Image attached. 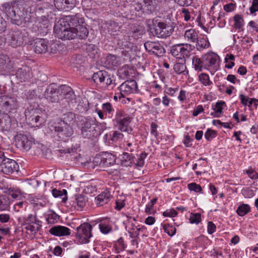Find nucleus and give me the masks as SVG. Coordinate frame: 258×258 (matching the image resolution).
<instances>
[{
    "mask_svg": "<svg viewBox=\"0 0 258 258\" xmlns=\"http://www.w3.org/2000/svg\"><path fill=\"white\" fill-rule=\"evenodd\" d=\"M30 0H13L3 3L1 11L13 25L24 27L32 22Z\"/></svg>",
    "mask_w": 258,
    "mask_h": 258,
    "instance_id": "1",
    "label": "nucleus"
},
{
    "mask_svg": "<svg viewBox=\"0 0 258 258\" xmlns=\"http://www.w3.org/2000/svg\"><path fill=\"white\" fill-rule=\"evenodd\" d=\"M83 23H85V19L80 13L65 16L53 27L55 36L58 38H71L74 34L71 30Z\"/></svg>",
    "mask_w": 258,
    "mask_h": 258,
    "instance_id": "2",
    "label": "nucleus"
},
{
    "mask_svg": "<svg viewBox=\"0 0 258 258\" xmlns=\"http://www.w3.org/2000/svg\"><path fill=\"white\" fill-rule=\"evenodd\" d=\"M25 119L32 127H38L45 122L46 115L38 104L30 105L25 111Z\"/></svg>",
    "mask_w": 258,
    "mask_h": 258,
    "instance_id": "3",
    "label": "nucleus"
},
{
    "mask_svg": "<svg viewBox=\"0 0 258 258\" xmlns=\"http://www.w3.org/2000/svg\"><path fill=\"white\" fill-rule=\"evenodd\" d=\"M95 119L90 117L80 116L78 118V127L80 130V134L83 138L93 139L98 135L96 129Z\"/></svg>",
    "mask_w": 258,
    "mask_h": 258,
    "instance_id": "4",
    "label": "nucleus"
},
{
    "mask_svg": "<svg viewBox=\"0 0 258 258\" xmlns=\"http://www.w3.org/2000/svg\"><path fill=\"white\" fill-rule=\"evenodd\" d=\"M28 32L26 29L12 28L8 30L6 40L9 46L16 48L22 46L28 40Z\"/></svg>",
    "mask_w": 258,
    "mask_h": 258,
    "instance_id": "5",
    "label": "nucleus"
},
{
    "mask_svg": "<svg viewBox=\"0 0 258 258\" xmlns=\"http://www.w3.org/2000/svg\"><path fill=\"white\" fill-rule=\"evenodd\" d=\"M132 120V117L123 110L117 109L114 118L112 119L114 127L121 132H127L131 134L133 131L130 124Z\"/></svg>",
    "mask_w": 258,
    "mask_h": 258,
    "instance_id": "6",
    "label": "nucleus"
},
{
    "mask_svg": "<svg viewBox=\"0 0 258 258\" xmlns=\"http://www.w3.org/2000/svg\"><path fill=\"white\" fill-rule=\"evenodd\" d=\"M153 25L149 26L150 32L159 38H166L170 36L173 31L169 22L159 21L157 18L153 20Z\"/></svg>",
    "mask_w": 258,
    "mask_h": 258,
    "instance_id": "7",
    "label": "nucleus"
},
{
    "mask_svg": "<svg viewBox=\"0 0 258 258\" xmlns=\"http://www.w3.org/2000/svg\"><path fill=\"white\" fill-rule=\"evenodd\" d=\"M93 226L88 222L82 223L77 228L76 238L80 244H87L93 237Z\"/></svg>",
    "mask_w": 258,
    "mask_h": 258,
    "instance_id": "8",
    "label": "nucleus"
},
{
    "mask_svg": "<svg viewBox=\"0 0 258 258\" xmlns=\"http://www.w3.org/2000/svg\"><path fill=\"white\" fill-rule=\"evenodd\" d=\"M194 48V46L189 44H177L171 46L170 53L173 57L183 60L190 56Z\"/></svg>",
    "mask_w": 258,
    "mask_h": 258,
    "instance_id": "9",
    "label": "nucleus"
},
{
    "mask_svg": "<svg viewBox=\"0 0 258 258\" xmlns=\"http://www.w3.org/2000/svg\"><path fill=\"white\" fill-rule=\"evenodd\" d=\"M60 104L64 108L74 107L77 102V97L73 89L66 85H63Z\"/></svg>",
    "mask_w": 258,
    "mask_h": 258,
    "instance_id": "10",
    "label": "nucleus"
},
{
    "mask_svg": "<svg viewBox=\"0 0 258 258\" xmlns=\"http://www.w3.org/2000/svg\"><path fill=\"white\" fill-rule=\"evenodd\" d=\"M23 222L26 230L34 233L38 232L42 227V222L38 219L36 214H29L24 217Z\"/></svg>",
    "mask_w": 258,
    "mask_h": 258,
    "instance_id": "11",
    "label": "nucleus"
},
{
    "mask_svg": "<svg viewBox=\"0 0 258 258\" xmlns=\"http://www.w3.org/2000/svg\"><path fill=\"white\" fill-rule=\"evenodd\" d=\"M18 105L17 97L14 95H2L0 96V112L10 113L15 109Z\"/></svg>",
    "mask_w": 258,
    "mask_h": 258,
    "instance_id": "12",
    "label": "nucleus"
},
{
    "mask_svg": "<svg viewBox=\"0 0 258 258\" xmlns=\"http://www.w3.org/2000/svg\"><path fill=\"white\" fill-rule=\"evenodd\" d=\"M119 93H116L118 95V98H124L126 96L131 93H136L139 92L138 84L135 80H127L122 83L118 88Z\"/></svg>",
    "mask_w": 258,
    "mask_h": 258,
    "instance_id": "13",
    "label": "nucleus"
},
{
    "mask_svg": "<svg viewBox=\"0 0 258 258\" xmlns=\"http://www.w3.org/2000/svg\"><path fill=\"white\" fill-rule=\"evenodd\" d=\"M92 79L97 85L102 84L107 87L114 84L115 82L113 76L109 74L104 70L94 73L92 77Z\"/></svg>",
    "mask_w": 258,
    "mask_h": 258,
    "instance_id": "14",
    "label": "nucleus"
},
{
    "mask_svg": "<svg viewBox=\"0 0 258 258\" xmlns=\"http://www.w3.org/2000/svg\"><path fill=\"white\" fill-rule=\"evenodd\" d=\"M62 89L63 85L57 87L55 84H50L44 93L45 98L52 103L58 102L61 96Z\"/></svg>",
    "mask_w": 258,
    "mask_h": 258,
    "instance_id": "15",
    "label": "nucleus"
},
{
    "mask_svg": "<svg viewBox=\"0 0 258 258\" xmlns=\"http://www.w3.org/2000/svg\"><path fill=\"white\" fill-rule=\"evenodd\" d=\"M53 130L58 137L64 141L74 133L72 125L66 124L64 122H58L56 123L53 126Z\"/></svg>",
    "mask_w": 258,
    "mask_h": 258,
    "instance_id": "16",
    "label": "nucleus"
},
{
    "mask_svg": "<svg viewBox=\"0 0 258 258\" xmlns=\"http://www.w3.org/2000/svg\"><path fill=\"white\" fill-rule=\"evenodd\" d=\"M205 70L212 69L214 72L219 68V56L215 53L208 52L202 55Z\"/></svg>",
    "mask_w": 258,
    "mask_h": 258,
    "instance_id": "17",
    "label": "nucleus"
},
{
    "mask_svg": "<svg viewBox=\"0 0 258 258\" xmlns=\"http://www.w3.org/2000/svg\"><path fill=\"white\" fill-rule=\"evenodd\" d=\"M19 170V165L16 161L9 158H4L0 162V172L6 175H11L17 172Z\"/></svg>",
    "mask_w": 258,
    "mask_h": 258,
    "instance_id": "18",
    "label": "nucleus"
},
{
    "mask_svg": "<svg viewBox=\"0 0 258 258\" xmlns=\"http://www.w3.org/2000/svg\"><path fill=\"white\" fill-rule=\"evenodd\" d=\"M14 62L7 55L0 54V72L3 75H9L14 72Z\"/></svg>",
    "mask_w": 258,
    "mask_h": 258,
    "instance_id": "19",
    "label": "nucleus"
},
{
    "mask_svg": "<svg viewBox=\"0 0 258 258\" xmlns=\"http://www.w3.org/2000/svg\"><path fill=\"white\" fill-rule=\"evenodd\" d=\"M95 112L97 113L100 119L104 120L107 118H112L115 112V109L111 103L105 102L102 104L101 109L96 108Z\"/></svg>",
    "mask_w": 258,
    "mask_h": 258,
    "instance_id": "20",
    "label": "nucleus"
},
{
    "mask_svg": "<svg viewBox=\"0 0 258 258\" xmlns=\"http://www.w3.org/2000/svg\"><path fill=\"white\" fill-rule=\"evenodd\" d=\"M93 162L101 167H108L115 163V157L112 154L106 152L102 155L96 157Z\"/></svg>",
    "mask_w": 258,
    "mask_h": 258,
    "instance_id": "21",
    "label": "nucleus"
},
{
    "mask_svg": "<svg viewBox=\"0 0 258 258\" xmlns=\"http://www.w3.org/2000/svg\"><path fill=\"white\" fill-rule=\"evenodd\" d=\"M146 50L155 55L160 57L165 53L164 47L158 42L147 41L144 43Z\"/></svg>",
    "mask_w": 258,
    "mask_h": 258,
    "instance_id": "22",
    "label": "nucleus"
},
{
    "mask_svg": "<svg viewBox=\"0 0 258 258\" xmlns=\"http://www.w3.org/2000/svg\"><path fill=\"white\" fill-rule=\"evenodd\" d=\"M71 31L72 32H73V33H74V36L71 37L72 38H64L60 39L62 40H72L75 39V38L79 39H85L87 38L89 34V30L86 27L85 23L81 24Z\"/></svg>",
    "mask_w": 258,
    "mask_h": 258,
    "instance_id": "23",
    "label": "nucleus"
},
{
    "mask_svg": "<svg viewBox=\"0 0 258 258\" xmlns=\"http://www.w3.org/2000/svg\"><path fill=\"white\" fill-rule=\"evenodd\" d=\"M33 49L37 54H43L48 50V41L46 39L36 38L34 40Z\"/></svg>",
    "mask_w": 258,
    "mask_h": 258,
    "instance_id": "24",
    "label": "nucleus"
},
{
    "mask_svg": "<svg viewBox=\"0 0 258 258\" xmlns=\"http://www.w3.org/2000/svg\"><path fill=\"white\" fill-rule=\"evenodd\" d=\"M55 7L59 11H70L76 5V0H54Z\"/></svg>",
    "mask_w": 258,
    "mask_h": 258,
    "instance_id": "25",
    "label": "nucleus"
},
{
    "mask_svg": "<svg viewBox=\"0 0 258 258\" xmlns=\"http://www.w3.org/2000/svg\"><path fill=\"white\" fill-rule=\"evenodd\" d=\"M13 125L8 113L0 112V132L9 131Z\"/></svg>",
    "mask_w": 258,
    "mask_h": 258,
    "instance_id": "26",
    "label": "nucleus"
},
{
    "mask_svg": "<svg viewBox=\"0 0 258 258\" xmlns=\"http://www.w3.org/2000/svg\"><path fill=\"white\" fill-rule=\"evenodd\" d=\"M144 33L145 30L143 28L135 24L130 25L127 30V34L129 37H132L135 40L141 38Z\"/></svg>",
    "mask_w": 258,
    "mask_h": 258,
    "instance_id": "27",
    "label": "nucleus"
},
{
    "mask_svg": "<svg viewBox=\"0 0 258 258\" xmlns=\"http://www.w3.org/2000/svg\"><path fill=\"white\" fill-rule=\"evenodd\" d=\"M31 69L25 66L19 68L16 72L15 75L20 82H25L31 78Z\"/></svg>",
    "mask_w": 258,
    "mask_h": 258,
    "instance_id": "28",
    "label": "nucleus"
},
{
    "mask_svg": "<svg viewBox=\"0 0 258 258\" xmlns=\"http://www.w3.org/2000/svg\"><path fill=\"white\" fill-rule=\"evenodd\" d=\"M49 231L51 234L55 236H67L71 233V230L69 228L60 225L51 227Z\"/></svg>",
    "mask_w": 258,
    "mask_h": 258,
    "instance_id": "29",
    "label": "nucleus"
},
{
    "mask_svg": "<svg viewBox=\"0 0 258 258\" xmlns=\"http://www.w3.org/2000/svg\"><path fill=\"white\" fill-rule=\"evenodd\" d=\"M111 198L110 191L105 190L95 198V203L98 206H102L107 204Z\"/></svg>",
    "mask_w": 258,
    "mask_h": 258,
    "instance_id": "30",
    "label": "nucleus"
},
{
    "mask_svg": "<svg viewBox=\"0 0 258 258\" xmlns=\"http://www.w3.org/2000/svg\"><path fill=\"white\" fill-rule=\"evenodd\" d=\"M117 46L121 49L130 50L133 47V43L131 41V38L128 35L127 36H121L117 39Z\"/></svg>",
    "mask_w": 258,
    "mask_h": 258,
    "instance_id": "31",
    "label": "nucleus"
},
{
    "mask_svg": "<svg viewBox=\"0 0 258 258\" xmlns=\"http://www.w3.org/2000/svg\"><path fill=\"white\" fill-rule=\"evenodd\" d=\"M119 158L121 164L125 167L131 166L135 163L136 159L133 154L127 152H123L120 155Z\"/></svg>",
    "mask_w": 258,
    "mask_h": 258,
    "instance_id": "32",
    "label": "nucleus"
},
{
    "mask_svg": "<svg viewBox=\"0 0 258 258\" xmlns=\"http://www.w3.org/2000/svg\"><path fill=\"white\" fill-rule=\"evenodd\" d=\"M104 28L107 30L110 35H115L119 31L120 26L119 23L114 21L110 20L104 24Z\"/></svg>",
    "mask_w": 258,
    "mask_h": 258,
    "instance_id": "33",
    "label": "nucleus"
},
{
    "mask_svg": "<svg viewBox=\"0 0 258 258\" xmlns=\"http://www.w3.org/2000/svg\"><path fill=\"white\" fill-rule=\"evenodd\" d=\"M75 121V113L73 112H67L61 115L59 122H64L66 124L72 125Z\"/></svg>",
    "mask_w": 258,
    "mask_h": 258,
    "instance_id": "34",
    "label": "nucleus"
},
{
    "mask_svg": "<svg viewBox=\"0 0 258 258\" xmlns=\"http://www.w3.org/2000/svg\"><path fill=\"white\" fill-rule=\"evenodd\" d=\"M17 143L18 146L26 151L29 150L32 145V142L26 135H20Z\"/></svg>",
    "mask_w": 258,
    "mask_h": 258,
    "instance_id": "35",
    "label": "nucleus"
},
{
    "mask_svg": "<svg viewBox=\"0 0 258 258\" xmlns=\"http://www.w3.org/2000/svg\"><path fill=\"white\" fill-rule=\"evenodd\" d=\"M99 229L103 234H107L112 231V227L109 219L100 221Z\"/></svg>",
    "mask_w": 258,
    "mask_h": 258,
    "instance_id": "36",
    "label": "nucleus"
},
{
    "mask_svg": "<svg viewBox=\"0 0 258 258\" xmlns=\"http://www.w3.org/2000/svg\"><path fill=\"white\" fill-rule=\"evenodd\" d=\"M196 42V48L198 50L200 51L209 48L210 46V43L207 36L200 38H198Z\"/></svg>",
    "mask_w": 258,
    "mask_h": 258,
    "instance_id": "37",
    "label": "nucleus"
},
{
    "mask_svg": "<svg viewBox=\"0 0 258 258\" xmlns=\"http://www.w3.org/2000/svg\"><path fill=\"white\" fill-rule=\"evenodd\" d=\"M158 3H159L154 0H144L143 11L142 12L146 11L147 13L153 12L156 10Z\"/></svg>",
    "mask_w": 258,
    "mask_h": 258,
    "instance_id": "38",
    "label": "nucleus"
},
{
    "mask_svg": "<svg viewBox=\"0 0 258 258\" xmlns=\"http://www.w3.org/2000/svg\"><path fill=\"white\" fill-rule=\"evenodd\" d=\"M192 64L195 70L197 72H201L203 70H205L202 56L201 58L198 56H194L192 59Z\"/></svg>",
    "mask_w": 258,
    "mask_h": 258,
    "instance_id": "39",
    "label": "nucleus"
},
{
    "mask_svg": "<svg viewBox=\"0 0 258 258\" xmlns=\"http://www.w3.org/2000/svg\"><path fill=\"white\" fill-rule=\"evenodd\" d=\"M198 80L201 84L204 86L209 87L211 88V87L213 84L212 81H211L210 77L208 74L205 73H201L198 75Z\"/></svg>",
    "mask_w": 258,
    "mask_h": 258,
    "instance_id": "40",
    "label": "nucleus"
},
{
    "mask_svg": "<svg viewBox=\"0 0 258 258\" xmlns=\"http://www.w3.org/2000/svg\"><path fill=\"white\" fill-rule=\"evenodd\" d=\"M86 52L90 58H96L99 57V49L95 44H90L87 46Z\"/></svg>",
    "mask_w": 258,
    "mask_h": 258,
    "instance_id": "41",
    "label": "nucleus"
},
{
    "mask_svg": "<svg viewBox=\"0 0 258 258\" xmlns=\"http://www.w3.org/2000/svg\"><path fill=\"white\" fill-rule=\"evenodd\" d=\"M181 61V62H176L174 65L173 69L177 74H183L184 75H186L188 74V71L186 69L185 59H183Z\"/></svg>",
    "mask_w": 258,
    "mask_h": 258,
    "instance_id": "42",
    "label": "nucleus"
},
{
    "mask_svg": "<svg viewBox=\"0 0 258 258\" xmlns=\"http://www.w3.org/2000/svg\"><path fill=\"white\" fill-rule=\"evenodd\" d=\"M225 104V102L220 101L216 103L214 106H213V112L211 113V115L214 117H219L222 113V105Z\"/></svg>",
    "mask_w": 258,
    "mask_h": 258,
    "instance_id": "43",
    "label": "nucleus"
},
{
    "mask_svg": "<svg viewBox=\"0 0 258 258\" xmlns=\"http://www.w3.org/2000/svg\"><path fill=\"white\" fill-rule=\"evenodd\" d=\"M117 56L114 54H109L106 57L105 64L108 68L116 67L119 65L117 60Z\"/></svg>",
    "mask_w": 258,
    "mask_h": 258,
    "instance_id": "44",
    "label": "nucleus"
},
{
    "mask_svg": "<svg viewBox=\"0 0 258 258\" xmlns=\"http://www.w3.org/2000/svg\"><path fill=\"white\" fill-rule=\"evenodd\" d=\"M184 37L188 41L191 42H196L198 38V32L194 29L187 30L185 32Z\"/></svg>",
    "mask_w": 258,
    "mask_h": 258,
    "instance_id": "45",
    "label": "nucleus"
},
{
    "mask_svg": "<svg viewBox=\"0 0 258 258\" xmlns=\"http://www.w3.org/2000/svg\"><path fill=\"white\" fill-rule=\"evenodd\" d=\"M250 206L246 204H242L239 205L236 212L239 216L243 217L250 211Z\"/></svg>",
    "mask_w": 258,
    "mask_h": 258,
    "instance_id": "46",
    "label": "nucleus"
},
{
    "mask_svg": "<svg viewBox=\"0 0 258 258\" xmlns=\"http://www.w3.org/2000/svg\"><path fill=\"white\" fill-rule=\"evenodd\" d=\"M234 22L233 26L235 29L240 30L242 28L244 25V21L242 16L239 14H236L233 17Z\"/></svg>",
    "mask_w": 258,
    "mask_h": 258,
    "instance_id": "47",
    "label": "nucleus"
},
{
    "mask_svg": "<svg viewBox=\"0 0 258 258\" xmlns=\"http://www.w3.org/2000/svg\"><path fill=\"white\" fill-rule=\"evenodd\" d=\"M52 194L54 198H61L62 202L63 203H65L68 199L67 196V191L65 189L60 190L54 188L52 190Z\"/></svg>",
    "mask_w": 258,
    "mask_h": 258,
    "instance_id": "48",
    "label": "nucleus"
},
{
    "mask_svg": "<svg viewBox=\"0 0 258 258\" xmlns=\"http://www.w3.org/2000/svg\"><path fill=\"white\" fill-rule=\"evenodd\" d=\"M59 219V216L53 211H50L47 214L46 220L48 224H54L56 223Z\"/></svg>",
    "mask_w": 258,
    "mask_h": 258,
    "instance_id": "49",
    "label": "nucleus"
},
{
    "mask_svg": "<svg viewBox=\"0 0 258 258\" xmlns=\"http://www.w3.org/2000/svg\"><path fill=\"white\" fill-rule=\"evenodd\" d=\"M10 202L8 198L5 196L0 195V211L8 210Z\"/></svg>",
    "mask_w": 258,
    "mask_h": 258,
    "instance_id": "50",
    "label": "nucleus"
},
{
    "mask_svg": "<svg viewBox=\"0 0 258 258\" xmlns=\"http://www.w3.org/2000/svg\"><path fill=\"white\" fill-rule=\"evenodd\" d=\"M30 201L33 205L34 208L43 207L46 205V202L42 198H38L36 197H32L30 199Z\"/></svg>",
    "mask_w": 258,
    "mask_h": 258,
    "instance_id": "51",
    "label": "nucleus"
},
{
    "mask_svg": "<svg viewBox=\"0 0 258 258\" xmlns=\"http://www.w3.org/2000/svg\"><path fill=\"white\" fill-rule=\"evenodd\" d=\"M112 137L113 144L122 140L124 137V135L119 131H112Z\"/></svg>",
    "mask_w": 258,
    "mask_h": 258,
    "instance_id": "52",
    "label": "nucleus"
},
{
    "mask_svg": "<svg viewBox=\"0 0 258 258\" xmlns=\"http://www.w3.org/2000/svg\"><path fill=\"white\" fill-rule=\"evenodd\" d=\"M187 187L190 191H193L196 193L203 194V189L201 185L196 182L188 183Z\"/></svg>",
    "mask_w": 258,
    "mask_h": 258,
    "instance_id": "53",
    "label": "nucleus"
},
{
    "mask_svg": "<svg viewBox=\"0 0 258 258\" xmlns=\"http://www.w3.org/2000/svg\"><path fill=\"white\" fill-rule=\"evenodd\" d=\"M189 220L190 223L198 224L201 221V214L191 213Z\"/></svg>",
    "mask_w": 258,
    "mask_h": 258,
    "instance_id": "54",
    "label": "nucleus"
},
{
    "mask_svg": "<svg viewBox=\"0 0 258 258\" xmlns=\"http://www.w3.org/2000/svg\"><path fill=\"white\" fill-rule=\"evenodd\" d=\"M163 230L169 236H173L176 233V228L170 224H167L163 225Z\"/></svg>",
    "mask_w": 258,
    "mask_h": 258,
    "instance_id": "55",
    "label": "nucleus"
},
{
    "mask_svg": "<svg viewBox=\"0 0 258 258\" xmlns=\"http://www.w3.org/2000/svg\"><path fill=\"white\" fill-rule=\"evenodd\" d=\"M47 9L45 8L43 5L39 4L35 8L34 11L36 15H41V17H45V16L44 15L45 13L47 14L48 12H46Z\"/></svg>",
    "mask_w": 258,
    "mask_h": 258,
    "instance_id": "56",
    "label": "nucleus"
},
{
    "mask_svg": "<svg viewBox=\"0 0 258 258\" xmlns=\"http://www.w3.org/2000/svg\"><path fill=\"white\" fill-rule=\"evenodd\" d=\"M114 246L116 247V250L117 253H119V251H122L125 249L126 245L124 243V240L122 237H120L114 244Z\"/></svg>",
    "mask_w": 258,
    "mask_h": 258,
    "instance_id": "57",
    "label": "nucleus"
},
{
    "mask_svg": "<svg viewBox=\"0 0 258 258\" xmlns=\"http://www.w3.org/2000/svg\"><path fill=\"white\" fill-rule=\"evenodd\" d=\"M217 136V131L211 128H208L205 134V138L208 141H211L212 139L216 138Z\"/></svg>",
    "mask_w": 258,
    "mask_h": 258,
    "instance_id": "58",
    "label": "nucleus"
},
{
    "mask_svg": "<svg viewBox=\"0 0 258 258\" xmlns=\"http://www.w3.org/2000/svg\"><path fill=\"white\" fill-rule=\"evenodd\" d=\"M147 155L148 154L145 152L140 154L136 163L137 166L142 167L144 166L145 163V159L147 157Z\"/></svg>",
    "mask_w": 258,
    "mask_h": 258,
    "instance_id": "59",
    "label": "nucleus"
},
{
    "mask_svg": "<svg viewBox=\"0 0 258 258\" xmlns=\"http://www.w3.org/2000/svg\"><path fill=\"white\" fill-rule=\"evenodd\" d=\"M178 213L173 208L167 209L163 213V216L165 217H174L177 216Z\"/></svg>",
    "mask_w": 258,
    "mask_h": 258,
    "instance_id": "60",
    "label": "nucleus"
},
{
    "mask_svg": "<svg viewBox=\"0 0 258 258\" xmlns=\"http://www.w3.org/2000/svg\"><path fill=\"white\" fill-rule=\"evenodd\" d=\"M145 228V227L143 226L141 227H136V230L135 231L132 232L131 231L127 230V232L129 233V235L131 238H138L139 237V232L144 230Z\"/></svg>",
    "mask_w": 258,
    "mask_h": 258,
    "instance_id": "61",
    "label": "nucleus"
},
{
    "mask_svg": "<svg viewBox=\"0 0 258 258\" xmlns=\"http://www.w3.org/2000/svg\"><path fill=\"white\" fill-rule=\"evenodd\" d=\"M103 140L105 143L108 145L113 144L111 131L104 135Z\"/></svg>",
    "mask_w": 258,
    "mask_h": 258,
    "instance_id": "62",
    "label": "nucleus"
},
{
    "mask_svg": "<svg viewBox=\"0 0 258 258\" xmlns=\"http://www.w3.org/2000/svg\"><path fill=\"white\" fill-rule=\"evenodd\" d=\"M250 13L253 15L258 11V0H253L251 7L249 8Z\"/></svg>",
    "mask_w": 258,
    "mask_h": 258,
    "instance_id": "63",
    "label": "nucleus"
},
{
    "mask_svg": "<svg viewBox=\"0 0 258 258\" xmlns=\"http://www.w3.org/2000/svg\"><path fill=\"white\" fill-rule=\"evenodd\" d=\"M244 171L250 178L252 179H256L258 178V173L254 170L250 169L246 170Z\"/></svg>",
    "mask_w": 258,
    "mask_h": 258,
    "instance_id": "64",
    "label": "nucleus"
}]
</instances>
